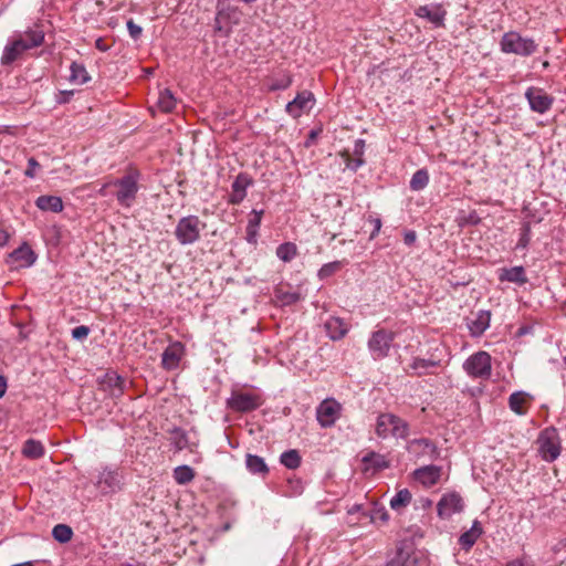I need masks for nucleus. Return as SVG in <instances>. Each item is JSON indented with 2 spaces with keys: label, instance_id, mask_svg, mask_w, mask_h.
Instances as JSON below:
<instances>
[{
  "label": "nucleus",
  "instance_id": "09e8293b",
  "mask_svg": "<svg viewBox=\"0 0 566 566\" xmlns=\"http://www.w3.org/2000/svg\"><path fill=\"white\" fill-rule=\"evenodd\" d=\"M292 84V77L284 75L281 78L273 80L269 85V91L275 92L286 90Z\"/></svg>",
  "mask_w": 566,
  "mask_h": 566
},
{
  "label": "nucleus",
  "instance_id": "f8f14e48",
  "mask_svg": "<svg viewBox=\"0 0 566 566\" xmlns=\"http://www.w3.org/2000/svg\"><path fill=\"white\" fill-rule=\"evenodd\" d=\"M525 97L533 112L538 114L546 113L553 105L554 98L548 95L543 88L528 87L525 92Z\"/></svg>",
  "mask_w": 566,
  "mask_h": 566
},
{
  "label": "nucleus",
  "instance_id": "603ef678",
  "mask_svg": "<svg viewBox=\"0 0 566 566\" xmlns=\"http://www.w3.org/2000/svg\"><path fill=\"white\" fill-rule=\"evenodd\" d=\"M505 566H535L534 562L528 556H522L518 558H514L509 560Z\"/></svg>",
  "mask_w": 566,
  "mask_h": 566
},
{
  "label": "nucleus",
  "instance_id": "6e6552de",
  "mask_svg": "<svg viewBox=\"0 0 566 566\" xmlns=\"http://www.w3.org/2000/svg\"><path fill=\"white\" fill-rule=\"evenodd\" d=\"M263 403L262 397L253 392L234 391L227 400L228 407L237 412H250Z\"/></svg>",
  "mask_w": 566,
  "mask_h": 566
},
{
  "label": "nucleus",
  "instance_id": "6e6d98bb",
  "mask_svg": "<svg viewBox=\"0 0 566 566\" xmlns=\"http://www.w3.org/2000/svg\"><path fill=\"white\" fill-rule=\"evenodd\" d=\"M10 234L4 226V223L0 220V248L4 247L9 241Z\"/></svg>",
  "mask_w": 566,
  "mask_h": 566
},
{
  "label": "nucleus",
  "instance_id": "39448f33",
  "mask_svg": "<svg viewBox=\"0 0 566 566\" xmlns=\"http://www.w3.org/2000/svg\"><path fill=\"white\" fill-rule=\"evenodd\" d=\"M538 452L546 462L555 461L560 454V439L554 428H547L541 432L537 439Z\"/></svg>",
  "mask_w": 566,
  "mask_h": 566
},
{
  "label": "nucleus",
  "instance_id": "0eeeda50",
  "mask_svg": "<svg viewBox=\"0 0 566 566\" xmlns=\"http://www.w3.org/2000/svg\"><path fill=\"white\" fill-rule=\"evenodd\" d=\"M113 186L118 188L116 199L119 205L129 207L138 192V174H128L116 179L113 181Z\"/></svg>",
  "mask_w": 566,
  "mask_h": 566
},
{
  "label": "nucleus",
  "instance_id": "a18cd8bd",
  "mask_svg": "<svg viewBox=\"0 0 566 566\" xmlns=\"http://www.w3.org/2000/svg\"><path fill=\"white\" fill-rule=\"evenodd\" d=\"M346 263V260L326 263L318 270L317 275L321 280H325L335 274L336 272H338L342 269V266Z\"/></svg>",
  "mask_w": 566,
  "mask_h": 566
},
{
  "label": "nucleus",
  "instance_id": "1a4fd4ad",
  "mask_svg": "<svg viewBox=\"0 0 566 566\" xmlns=\"http://www.w3.org/2000/svg\"><path fill=\"white\" fill-rule=\"evenodd\" d=\"M407 451L417 460H436L439 457L437 446L427 438L413 439L407 443Z\"/></svg>",
  "mask_w": 566,
  "mask_h": 566
},
{
  "label": "nucleus",
  "instance_id": "79ce46f5",
  "mask_svg": "<svg viewBox=\"0 0 566 566\" xmlns=\"http://www.w3.org/2000/svg\"><path fill=\"white\" fill-rule=\"evenodd\" d=\"M52 536L59 543H67L73 536L72 528L66 524H57L52 530Z\"/></svg>",
  "mask_w": 566,
  "mask_h": 566
},
{
  "label": "nucleus",
  "instance_id": "cd10ccee",
  "mask_svg": "<svg viewBox=\"0 0 566 566\" xmlns=\"http://www.w3.org/2000/svg\"><path fill=\"white\" fill-rule=\"evenodd\" d=\"M500 280L517 284H524L527 282L523 266H513L511 269L503 270L502 274L500 275Z\"/></svg>",
  "mask_w": 566,
  "mask_h": 566
},
{
  "label": "nucleus",
  "instance_id": "473e14b6",
  "mask_svg": "<svg viewBox=\"0 0 566 566\" xmlns=\"http://www.w3.org/2000/svg\"><path fill=\"white\" fill-rule=\"evenodd\" d=\"M22 454L29 459H39L44 454V448L40 441L29 439L24 442Z\"/></svg>",
  "mask_w": 566,
  "mask_h": 566
},
{
  "label": "nucleus",
  "instance_id": "b1692460",
  "mask_svg": "<svg viewBox=\"0 0 566 566\" xmlns=\"http://www.w3.org/2000/svg\"><path fill=\"white\" fill-rule=\"evenodd\" d=\"M481 534V524L479 521H474L472 527L460 536L459 543L461 547L465 551H469L475 544Z\"/></svg>",
  "mask_w": 566,
  "mask_h": 566
},
{
  "label": "nucleus",
  "instance_id": "ea45409f",
  "mask_svg": "<svg viewBox=\"0 0 566 566\" xmlns=\"http://www.w3.org/2000/svg\"><path fill=\"white\" fill-rule=\"evenodd\" d=\"M363 462L366 464H370L375 470H382L389 467V461L385 455L369 452L363 458Z\"/></svg>",
  "mask_w": 566,
  "mask_h": 566
},
{
  "label": "nucleus",
  "instance_id": "aec40b11",
  "mask_svg": "<svg viewBox=\"0 0 566 566\" xmlns=\"http://www.w3.org/2000/svg\"><path fill=\"white\" fill-rule=\"evenodd\" d=\"M441 476V467L424 465L413 471V478L427 488L438 483Z\"/></svg>",
  "mask_w": 566,
  "mask_h": 566
},
{
  "label": "nucleus",
  "instance_id": "393cba45",
  "mask_svg": "<svg viewBox=\"0 0 566 566\" xmlns=\"http://www.w3.org/2000/svg\"><path fill=\"white\" fill-rule=\"evenodd\" d=\"M245 467L251 474L265 476L269 473V467L263 458L248 453L245 455Z\"/></svg>",
  "mask_w": 566,
  "mask_h": 566
},
{
  "label": "nucleus",
  "instance_id": "ddd939ff",
  "mask_svg": "<svg viewBox=\"0 0 566 566\" xmlns=\"http://www.w3.org/2000/svg\"><path fill=\"white\" fill-rule=\"evenodd\" d=\"M95 485L103 494L115 493L122 489V475L106 468L98 473Z\"/></svg>",
  "mask_w": 566,
  "mask_h": 566
},
{
  "label": "nucleus",
  "instance_id": "680f3d73",
  "mask_svg": "<svg viewBox=\"0 0 566 566\" xmlns=\"http://www.w3.org/2000/svg\"><path fill=\"white\" fill-rule=\"evenodd\" d=\"M373 222H374L375 229H374L373 233L370 234L371 239L375 238V235L380 231V228H381L380 219H374Z\"/></svg>",
  "mask_w": 566,
  "mask_h": 566
},
{
  "label": "nucleus",
  "instance_id": "4d7b16f0",
  "mask_svg": "<svg viewBox=\"0 0 566 566\" xmlns=\"http://www.w3.org/2000/svg\"><path fill=\"white\" fill-rule=\"evenodd\" d=\"M417 239V235H416V232L415 231H409V232H406L405 233V238H403V241L407 245H411L415 243Z\"/></svg>",
  "mask_w": 566,
  "mask_h": 566
},
{
  "label": "nucleus",
  "instance_id": "58836bf2",
  "mask_svg": "<svg viewBox=\"0 0 566 566\" xmlns=\"http://www.w3.org/2000/svg\"><path fill=\"white\" fill-rule=\"evenodd\" d=\"M429 182V174L426 169L417 170L410 180V189L413 191H420L427 187Z\"/></svg>",
  "mask_w": 566,
  "mask_h": 566
},
{
  "label": "nucleus",
  "instance_id": "3c124183",
  "mask_svg": "<svg viewBox=\"0 0 566 566\" xmlns=\"http://www.w3.org/2000/svg\"><path fill=\"white\" fill-rule=\"evenodd\" d=\"M91 329L88 326L80 325L72 329V337L76 340H84L87 338Z\"/></svg>",
  "mask_w": 566,
  "mask_h": 566
},
{
  "label": "nucleus",
  "instance_id": "f704fd0d",
  "mask_svg": "<svg viewBox=\"0 0 566 566\" xmlns=\"http://www.w3.org/2000/svg\"><path fill=\"white\" fill-rule=\"evenodd\" d=\"M174 479L180 484L185 485L190 483L195 479V470L189 465H179L174 469Z\"/></svg>",
  "mask_w": 566,
  "mask_h": 566
},
{
  "label": "nucleus",
  "instance_id": "6ab92c4d",
  "mask_svg": "<svg viewBox=\"0 0 566 566\" xmlns=\"http://www.w3.org/2000/svg\"><path fill=\"white\" fill-rule=\"evenodd\" d=\"M416 15L427 19L434 27L440 28L444 25L447 11L440 4L421 6L416 10Z\"/></svg>",
  "mask_w": 566,
  "mask_h": 566
},
{
  "label": "nucleus",
  "instance_id": "f03ea898",
  "mask_svg": "<svg viewBox=\"0 0 566 566\" xmlns=\"http://www.w3.org/2000/svg\"><path fill=\"white\" fill-rule=\"evenodd\" d=\"M375 431L381 439H406L409 436V424L400 417L385 412L377 417Z\"/></svg>",
  "mask_w": 566,
  "mask_h": 566
},
{
  "label": "nucleus",
  "instance_id": "9d476101",
  "mask_svg": "<svg viewBox=\"0 0 566 566\" xmlns=\"http://www.w3.org/2000/svg\"><path fill=\"white\" fill-rule=\"evenodd\" d=\"M394 337V333L386 329H378L373 333L368 340V348L375 358H384L388 355Z\"/></svg>",
  "mask_w": 566,
  "mask_h": 566
},
{
  "label": "nucleus",
  "instance_id": "c9c22d12",
  "mask_svg": "<svg viewBox=\"0 0 566 566\" xmlns=\"http://www.w3.org/2000/svg\"><path fill=\"white\" fill-rule=\"evenodd\" d=\"M527 394L523 391L513 392L509 398V406L511 410L517 415H524L526 412L524 405L527 401Z\"/></svg>",
  "mask_w": 566,
  "mask_h": 566
},
{
  "label": "nucleus",
  "instance_id": "13d9d810",
  "mask_svg": "<svg viewBox=\"0 0 566 566\" xmlns=\"http://www.w3.org/2000/svg\"><path fill=\"white\" fill-rule=\"evenodd\" d=\"M73 93H74L73 91H63V92H61L60 93L59 102L60 103H67L71 99V97L73 96Z\"/></svg>",
  "mask_w": 566,
  "mask_h": 566
},
{
  "label": "nucleus",
  "instance_id": "de8ad7c7",
  "mask_svg": "<svg viewBox=\"0 0 566 566\" xmlns=\"http://www.w3.org/2000/svg\"><path fill=\"white\" fill-rule=\"evenodd\" d=\"M437 366V361L416 358L413 363L410 365V368L413 369L418 375L427 374L430 368Z\"/></svg>",
  "mask_w": 566,
  "mask_h": 566
},
{
  "label": "nucleus",
  "instance_id": "2eb2a0df",
  "mask_svg": "<svg viewBox=\"0 0 566 566\" xmlns=\"http://www.w3.org/2000/svg\"><path fill=\"white\" fill-rule=\"evenodd\" d=\"M253 184V179L247 172H240L231 186V193L229 196V203L239 205L247 197V189Z\"/></svg>",
  "mask_w": 566,
  "mask_h": 566
},
{
  "label": "nucleus",
  "instance_id": "a211bd4d",
  "mask_svg": "<svg viewBox=\"0 0 566 566\" xmlns=\"http://www.w3.org/2000/svg\"><path fill=\"white\" fill-rule=\"evenodd\" d=\"M35 260V253L27 243H23L9 254V262L15 268L31 266Z\"/></svg>",
  "mask_w": 566,
  "mask_h": 566
},
{
  "label": "nucleus",
  "instance_id": "49530a36",
  "mask_svg": "<svg viewBox=\"0 0 566 566\" xmlns=\"http://www.w3.org/2000/svg\"><path fill=\"white\" fill-rule=\"evenodd\" d=\"M276 300L281 305L289 306L297 303L301 300V295L297 292H284L280 290L276 292Z\"/></svg>",
  "mask_w": 566,
  "mask_h": 566
},
{
  "label": "nucleus",
  "instance_id": "864d4df0",
  "mask_svg": "<svg viewBox=\"0 0 566 566\" xmlns=\"http://www.w3.org/2000/svg\"><path fill=\"white\" fill-rule=\"evenodd\" d=\"M126 24H127V30H128L129 35H130L134 40L139 39V36L142 35V32H143L142 27H139L138 24H136L132 19H130V20H128Z\"/></svg>",
  "mask_w": 566,
  "mask_h": 566
},
{
  "label": "nucleus",
  "instance_id": "c756f323",
  "mask_svg": "<svg viewBox=\"0 0 566 566\" xmlns=\"http://www.w3.org/2000/svg\"><path fill=\"white\" fill-rule=\"evenodd\" d=\"M262 216L263 210H252L247 226V239L249 242H255V237L258 234V228L260 227Z\"/></svg>",
  "mask_w": 566,
  "mask_h": 566
},
{
  "label": "nucleus",
  "instance_id": "0e129e2a",
  "mask_svg": "<svg viewBox=\"0 0 566 566\" xmlns=\"http://www.w3.org/2000/svg\"><path fill=\"white\" fill-rule=\"evenodd\" d=\"M12 566H34L32 562H24V563H20V564H15V565H12Z\"/></svg>",
  "mask_w": 566,
  "mask_h": 566
},
{
  "label": "nucleus",
  "instance_id": "2f4dec72",
  "mask_svg": "<svg viewBox=\"0 0 566 566\" xmlns=\"http://www.w3.org/2000/svg\"><path fill=\"white\" fill-rule=\"evenodd\" d=\"M490 326V313L489 312H480L475 319H473L470 324V331L472 335L479 336L483 334L488 327Z\"/></svg>",
  "mask_w": 566,
  "mask_h": 566
},
{
  "label": "nucleus",
  "instance_id": "bf43d9fd",
  "mask_svg": "<svg viewBox=\"0 0 566 566\" xmlns=\"http://www.w3.org/2000/svg\"><path fill=\"white\" fill-rule=\"evenodd\" d=\"M95 48L102 52H106L108 50V46L104 43V40L102 38H98L95 41Z\"/></svg>",
  "mask_w": 566,
  "mask_h": 566
},
{
  "label": "nucleus",
  "instance_id": "4c0bfd02",
  "mask_svg": "<svg viewBox=\"0 0 566 566\" xmlns=\"http://www.w3.org/2000/svg\"><path fill=\"white\" fill-rule=\"evenodd\" d=\"M280 462L290 470H295L301 465V455L297 450H287L280 457Z\"/></svg>",
  "mask_w": 566,
  "mask_h": 566
},
{
  "label": "nucleus",
  "instance_id": "c03bdc74",
  "mask_svg": "<svg viewBox=\"0 0 566 566\" xmlns=\"http://www.w3.org/2000/svg\"><path fill=\"white\" fill-rule=\"evenodd\" d=\"M411 501V493L407 489H402L396 493V495L390 500V507L392 510H400L401 507H406Z\"/></svg>",
  "mask_w": 566,
  "mask_h": 566
},
{
  "label": "nucleus",
  "instance_id": "f3484780",
  "mask_svg": "<svg viewBox=\"0 0 566 566\" xmlns=\"http://www.w3.org/2000/svg\"><path fill=\"white\" fill-rule=\"evenodd\" d=\"M185 355V346L180 342L170 344L161 355V364L165 369L171 370L179 366Z\"/></svg>",
  "mask_w": 566,
  "mask_h": 566
},
{
  "label": "nucleus",
  "instance_id": "7c9ffc66",
  "mask_svg": "<svg viewBox=\"0 0 566 566\" xmlns=\"http://www.w3.org/2000/svg\"><path fill=\"white\" fill-rule=\"evenodd\" d=\"M71 74L69 81L74 84H85L91 80L85 66L83 64L73 62L70 66Z\"/></svg>",
  "mask_w": 566,
  "mask_h": 566
},
{
  "label": "nucleus",
  "instance_id": "a19ab883",
  "mask_svg": "<svg viewBox=\"0 0 566 566\" xmlns=\"http://www.w3.org/2000/svg\"><path fill=\"white\" fill-rule=\"evenodd\" d=\"M296 254H297V248L292 242H286V243L280 244L276 248L277 258L284 262H290L291 260H293L296 256Z\"/></svg>",
  "mask_w": 566,
  "mask_h": 566
},
{
  "label": "nucleus",
  "instance_id": "9b49d317",
  "mask_svg": "<svg viewBox=\"0 0 566 566\" xmlns=\"http://www.w3.org/2000/svg\"><path fill=\"white\" fill-rule=\"evenodd\" d=\"M340 410L342 406L335 399H325L317 407V421L323 428L332 427L339 418Z\"/></svg>",
  "mask_w": 566,
  "mask_h": 566
},
{
  "label": "nucleus",
  "instance_id": "f257e3e1",
  "mask_svg": "<svg viewBox=\"0 0 566 566\" xmlns=\"http://www.w3.org/2000/svg\"><path fill=\"white\" fill-rule=\"evenodd\" d=\"M500 48L503 53L526 57L537 51L538 44L533 38L523 36L516 31H509L502 35Z\"/></svg>",
  "mask_w": 566,
  "mask_h": 566
},
{
  "label": "nucleus",
  "instance_id": "dca6fc26",
  "mask_svg": "<svg viewBox=\"0 0 566 566\" xmlns=\"http://www.w3.org/2000/svg\"><path fill=\"white\" fill-rule=\"evenodd\" d=\"M314 103V95L308 91L298 93L295 98L286 104V112L294 118L310 111Z\"/></svg>",
  "mask_w": 566,
  "mask_h": 566
},
{
  "label": "nucleus",
  "instance_id": "72a5a7b5",
  "mask_svg": "<svg viewBox=\"0 0 566 566\" xmlns=\"http://www.w3.org/2000/svg\"><path fill=\"white\" fill-rule=\"evenodd\" d=\"M365 151V140L364 139H357L354 143L353 147V155L355 158L347 160V167L356 170L364 164L363 155Z\"/></svg>",
  "mask_w": 566,
  "mask_h": 566
},
{
  "label": "nucleus",
  "instance_id": "052dcab7",
  "mask_svg": "<svg viewBox=\"0 0 566 566\" xmlns=\"http://www.w3.org/2000/svg\"><path fill=\"white\" fill-rule=\"evenodd\" d=\"M7 390V379L4 376L0 375V398H2Z\"/></svg>",
  "mask_w": 566,
  "mask_h": 566
},
{
  "label": "nucleus",
  "instance_id": "5fc2aeb1",
  "mask_svg": "<svg viewBox=\"0 0 566 566\" xmlns=\"http://www.w3.org/2000/svg\"><path fill=\"white\" fill-rule=\"evenodd\" d=\"M40 167V164L35 160L34 157H30L28 159V168L24 171L25 176L29 178L35 177V169Z\"/></svg>",
  "mask_w": 566,
  "mask_h": 566
},
{
  "label": "nucleus",
  "instance_id": "7ed1b4c3",
  "mask_svg": "<svg viewBox=\"0 0 566 566\" xmlns=\"http://www.w3.org/2000/svg\"><path fill=\"white\" fill-rule=\"evenodd\" d=\"M227 1L218 0L214 18V31L223 36H229L233 27L238 25L242 19V11Z\"/></svg>",
  "mask_w": 566,
  "mask_h": 566
},
{
  "label": "nucleus",
  "instance_id": "37998d69",
  "mask_svg": "<svg viewBox=\"0 0 566 566\" xmlns=\"http://www.w3.org/2000/svg\"><path fill=\"white\" fill-rule=\"evenodd\" d=\"M169 441L177 450H182L188 446L187 434L180 428H174L170 430Z\"/></svg>",
  "mask_w": 566,
  "mask_h": 566
},
{
  "label": "nucleus",
  "instance_id": "423d86ee",
  "mask_svg": "<svg viewBox=\"0 0 566 566\" xmlns=\"http://www.w3.org/2000/svg\"><path fill=\"white\" fill-rule=\"evenodd\" d=\"M491 360L489 353L480 350L463 363V369L472 378L489 379L492 374Z\"/></svg>",
  "mask_w": 566,
  "mask_h": 566
},
{
  "label": "nucleus",
  "instance_id": "c85d7f7f",
  "mask_svg": "<svg viewBox=\"0 0 566 566\" xmlns=\"http://www.w3.org/2000/svg\"><path fill=\"white\" fill-rule=\"evenodd\" d=\"M389 563L395 564V566H417L418 558L413 552L400 548Z\"/></svg>",
  "mask_w": 566,
  "mask_h": 566
},
{
  "label": "nucleus",
  "instance_id": "a878e982",
  "mask_svg": "<svg viewBox=\"0 0 566 566\" xmlns=\"http://www.w3.org/2000/svg\"><path fill=\"white\" fill-rule=\"evenodd\" d=\"M35 206L43 211L61 212L63 210L62 199L57 196H40Z\"/></svg>",
  "mask_w": 566,
  "mask_h": 566
},
{
  "label": "nucleus",
  "instance_id": "bb28decb",
  "mask_svg": "<svg viewBox=\"0 0 566 566\" xmlns=\"http://www.w3.org/2000/svg\"><path fill=\"white\" fill-rule=\"evenodd\" d=\"M18 35H22V41L28 46V50L40 46L44 41V31L40 27L29 29Z\"/></svg>",
  "mask_w": 566,
  "mask_h": 566
},
{
  "label": "nucleus",
  "instance_id": "20e7f679",
  "mask_svg": "<svg viewBox=\"0 0 566 566\" xmlns=\"http://www.w3.org/2000/svg\"><path fill=\"white\" fill-rule=\"evenodd\" d=\"M206 228L198 216L190 214L182 217L177 222L175 228L176 240L181 245H189L196 243L200 239L201 231Z\"/></svg>",
  "mask_w": 566,
  "mask_h": 566
},
{
  "label": "nucleus",
  "instance_id": "8fccbe9b",
  "mask_svg": "<svg viewBox=\"0 0 566 566\" xmlns=\"http://www.w3.org/2000/svg\"><path fill=\"white\" fill-rule=\"evenodd\" d=\"M531 227H530V223H524L523 227H522V232H521V237H520V240L517 242V248H526L527 244L530 243V240H531Z\"/></svg>",
  "mask_w": 566,
  "mask_h": 566
},
{
  "label": "nucleus",
  "instance_id": "e433bc0d",
  "mask_svg": "<svg viewBox=\"0 0 566 566\" xmlns=\"http://www.w3.org/2000/svg\"><path fill=\"white\" fill-rule=\"evenodd\" d=\"M176 103L177 101L170 90L165 88L159 92L157 105L163 112H171L176 107Z\"/></svg>",
  "mask_w": 566,
  "mask_h": 566
},
{
  "label": "nucleus",
  "instance_id": "e2e57ef3",
  "mask_svg": "<svg viewBox=\"0 0 566 566\" xmlns=\"http://www.w3.org/2000/svg\"><path fill=\"white\" fill-rule=\"evenodd\" d=\"M109 186H113V181H112V182H108V184H105V185L99 189V193H101L102 196H105V195H106V189H107Z\"/></svg>",
  "mask_w": 566,
  "mask_h": 566
},
{
  "label": "nucleus",
  "instance_id": "4468645a",
  "mask_svg": "<svg viewBox=\"0 0 566 566\" xmlns=\"http://www.w3.org/2000/svg\"><path fill=\"white\" fill-rule=\"evenodd\" d=\"M463 500L460 494L452 492L444 494L437 504L438 515L441 518H449L463 510Z\"/></svg>",
  "mask_w": 566,
  "mask_h": 566
},
{
  "label": "nucleus",
  "instance_id": "69168bd1",
  "mask_svg": "<svg viewBox=\"0 0 566 566\" xmlns=\"http://www.w3.org/2000/svg\"><path fill=\"white\" fill-rule=\"evenodd\" d=\"M548 66H549L548 61H545V62L543 63V67H544V69H546V67H548Z\"/></svg>",
  "mask_w": 566,
  "mask_h": 566
},
{
  "label": "nucleus",
  "instance_id": "5701e85b",
  "mask_svg": "<svg viewBox=\"0 0 566 566\" xmlns=\"http://www.w3.org/2000/svg\"><path fill=\"white\" fill-rule=\"evenodd\" d=\"M124 379L116 373H106L101 379V386L113 397H119L124 391Z\"/></svg>",
  "mask_w": 566,
  "mask_h": 566
},
{
  "label": "nucleus",
  "instance_id": "412c9836",
  "mask_svg": "<svg viewBox=\"0 0 566 566\" xmlns=\"http://www.w3.org/2000/svg\"><path fill=\"white\" fill-rule=\"evenodd\" d=\"M324 328L332 340H339L348 333L349 326L344 319L331 316L324 323Z\"/></svg>",
  "mask_w": 566,
  "mask_h": 566
},
{
  "label": "nucleus",
  "instance_id": "4be33fe9",
  "mask_svg": "<svg viewBox=\"0 0 566 566\" xmlns=\"http://www.w3.org/2000/svg\"><path fill=\"white\" fill-rule=\"evenodd\" d=\"M24 51H28V46L22 41V35L17 34L13 41L8 43L3 50L2 64L14 62Z\"/></svg>",
  "mask_w": 566,
  "mask_h": 566
}]
</instances>
